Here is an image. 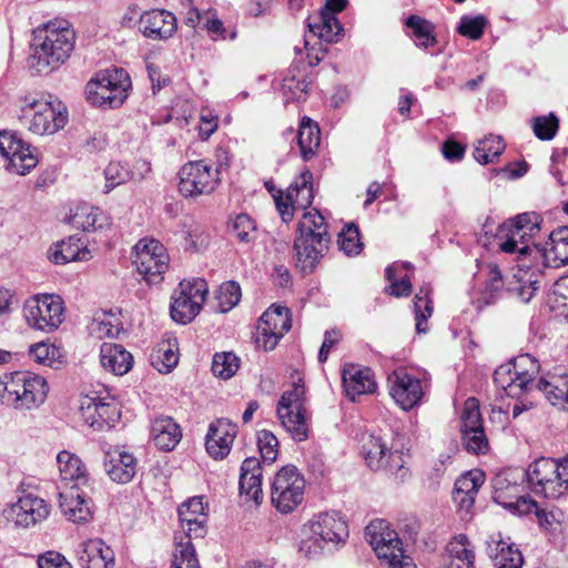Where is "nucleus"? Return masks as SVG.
<instances>
[{"instance_id":"obj_1","label":"nucleus","mask_w":568,"mask_h":568,"mask_svg":"<svg viewBox=\"0 0 568 568\" xmlns=\"http://www.w3.org/2000/svg\"><path fill=\"white\" fill-rule=\"evenodd\" d=\"M539 369L535 357L521 354L495 369L494 383L509 397L542 393L551 405L568 410V374L554 373L537 382Z\"/></svg>"},{"instance_id":"obj_2","label":"nucleus","mask_w":568,"mask_h":568,"mask_svg":"<svg viewBox=\"0 0 568 568\" xmlns=\"http://www.w3.org/2000/svg\"><path fill=\"white\" fill-rule=\"evenodd\" d=\"M75 32L67 20H52L33 32L29 67L39 74H48L62 65L71 55Z\"/></svg>"},{"instance_id":"obj_3","label":"nucleus","mask_w":568,"mask_h":568,"mask_svg":"<svg viewBox=\"0 0 568 568\" xmlns=\"http://www.w3.org/2000/svg\"><path fill=\"white\" fill-rule=\"evenodd\" d=\"M329 241L324 216L316 209L304 213L294 239L296 267L304 274L312 273L328 251Z\"/></svg>"},{"instance_id":"obj_4","label":"nucleus","mask_w":568,"mask_h":568,"mask_svg":"<svg viewBox=\"0 0 568 568\" xmlns=\"http://www.w3.org/2000/svg\"><path fill=\"white\" fill-rule=\"evenodd\" d=\"M48 393L47 379L33 372L16 371L0 376V400L17 409L39 407Z\"/></svg>"},{"instance_id":"obj_5","label":"nucleus","mask_w":568,"mask_h":568,"mask_svg":"<svg viewBox=\"0 0 568 568\" xmlns=\"http://www.w3.org/2000/svg\"><path fill=\"white\" fill-rule=\"evenodd\" d=\"M310 535L302 539L300 552L315 559L325 551H331L336 546L345 544L348 537L346 521L337 513H321L308 521Z\"/></svg>"},{"instance_id":"obj_6","label":"nucleus","mask_w":568,"mask_h":568,"mask_svg":"<svg viewBox=\"0 0 568 568\" xmlns=\"http://www.w3.org/2000/svg\"><path fill=\"white\" fill-rule=\"evenodd\" d=\"M19 109L21 125L38 135L54 134L68 122V112L60 102L55 106L38 94L29 93L21 98Z\"/></svg>"},{"instance_id":"obj_7","label":"nucleus","mask_w":568,"mask_h":568,"mask_svg":"<svg viewBox=\"0 0 568 568\" xmlns=\"http://www.w3.org/2000/svg\"><path fill=\"white\" fill-rule=\"evenodd\" d=\"M217 164L206 160L190 161L179 172V190L185 197H197L211 194L221 182L220 172L229 165V153L224 148L215 151Z\"/></svg>"},{"instance_id":"obj_8","label":"nucleus","mask_w":568,"mask_h":568,"mask_svg":"<svg viewBox=\"0 0 568 568\" xmlns=\"http://www.w3.org/2000/svg\"><path fill=\"white\" fill-rule=\"evenodd\" d=\"M525 476L536 495L558 499L568 494V458H539L529 465Z\"/></svg>"},{"instance_id":"obj_9","label":"nucleus","mask_w":568,"mask_h":568,"mask_svg":"<svg viewBox=\"0 0 568 568\" xmlns=\"http://www.w3.org/2000/svg\"><path fill=\"white\" fill-rule=\"evenodd\" d=\"M130 85V77L123 69H105L87 83V100L99 108H119L128 98Z\"/></svg>"},{"instance_id":"obj_10","label":"nucleus","mask_w":568,"mask_h":568,"mask_svg":"<svg viewBox=\"0 0 568 568\" xmlns=\"http://www.w3.org/2000/svg\"><path fill=\"white\" fill-rule=\"evenodd\" d=\"M498 247L507 254H516L517 273L513 274V280L508 282L507 291L516 296L520 302L528 303L539 288L538 280L532 268H535L534 254H521V248L516 240H511L506 234L499 232Z\"/></svg>"},{"instance_id":"obj_11","label":"nucleus","mask_w":568,"mask_h":568,"mask_svg":"<svg viewBox=\"0 0 568 568\" xmlns=\"http://www.w3.org/2000/svg\"><path fill=\"white\" fill-rule=\"evenodd\" d=\"M304 402V385L294 383L291 389L282 394L276 408V414L282 426L296 442H304L308 437V424Z\"/></svg>"},{"instance_id":"obj_12","label":"nucleus","mask_w":568,"mask_h":568,"mask_svg":"<svg viewBox=\"0 0 568 568\" xmlns=\"http://www.w3.org/2000/svg\"><path fill=\"white\" fill-rule=\"evenodd\" d=\"M305 478L293 465L282 467L274 476L271 489L272 505L282 514H290L302 504Z\"/></svg>"},{"instance_id":"obj_13","label":"nucleus","mask_w":568,"mask_h":568,"mask_svg":"<svg viewBox=\"0 0 568 568\" xmlns=\"http://www.w3.org/2000/svg\"><path fill=\"white\" fill-rule=\"evenodd\" d=\"M133 264L146 282L155 284L169 267V255L158 240L142 239L134 246Z\"/></svg>"},{"instance_id":"obj_14","label":"nucleus","mask_w":568,"mask_h":568,"mask_svg":"<svg viewBox=\"0 0 568 568\" xmlns=\"http://www.w3.org/2000/svg\"><path fill=\"white\" fill-rule=\"evenodd\" d=\"M206 293L207 286L203 280L181 282L172 295V320L181 324L190 323L200 313Z\"/></svg>"},{"instance_id":"obj_15","label":"nucleus","mask_w":568,"mask_h":568,"mask_svg":"<svg viewBox=\"0 0 568 568\" xmlns=\"http://www.w3.org/2000/svg\"><path fill=\"white\" fill-rule=\"evenodd\" d=\"M291 326L290 310L284 306L272 305L258 320L254 334L256 347L265 352L274 349L284 334L291 329Z\"/></svg>"},{"instance_id":"obj_16","label":"nucleus","mask_w":568,"mask_h":568,"mask_svg":"<svg viewBox=\"0 0 568 568\" xmlns=\"http://www.w3.org/2000/svg\"><path fill=\"white\" fill-rule=\"evenodd\" d=\"M387 387L394 402L407 412L420 404L428 383L426 379L410 375L406 368L399 367L388 375Z\"/></svg>"},{"instance_id":"obj_17","label":"nucleus","mask_w":568,"mask_h":568,"mask_svg":"<svg viewBox=\"0 0 568 568\" xmlns=\"http://www.w3.org/2000/svg\"><path fill=\"white\" fill-rule=\"evenodd\" d=\"M23 315L31 327L43 332H52L63 321L62 301L57 295L31 298L24 304Z\"/></svg>"},{"instance_id":"obj_18","label":"nucleus","mask_w":568,"mask_h":568,"mask_svg":"<svg viewBox=\"0 0 568 568\" xmlns=\"http://www.w3.org/2000/svg\"><path fill=\"white\" fill-rule=\"evenodd\" d=\"M460 434L465 449L475 455L488 452L489 443L484 430L479 403L475 397L465 400L460 413Z\"/></svg>"},{"instance_id":"obj_19","label":"nucleus","mask_w":568,"mask_h":568,"mask_svg":"<svg viewBox=\"0 0 568 568\" xmlns=\"http://www.w3.org/2000/svg\"><path fill=\"white\" fill-rule=\"evenodd\" d=\"M50 505L41 497L22 491L17 500L7 505L3 516L17 527L30 528L48 518Z\"/></svg>"},{"instance_id":"obj_20","label":"nucleus","mask_w":568,"mask_h":568,"mask_svg":"<svg viewBox=\"0 0 568 568\" xmlns=\"http://www.w3.org/2000/svg\"><path fill=\"white\" fill-rule=\"evenodd\" d=\"M0 154L9 161L8 170L26 175L38 164L36 149L16 133L0 131Z\"/></svg>"},{"instance_id":"obj_21","label":"nucleus","mask_w":568,"mask_h":568,"mask_svg":"<svg viewBox=\"0 0 568 568\" xmlns=\"http://www.w3.org/2000/svg\"><path fill=\"white\" fill-rule=\"evenodd\" d=\"M83 422L94 430L110 429L120 419V409L114 398L84 396L80 403Z\"/></svg>"},{"instance_id":"obj_22","label":"nucleus","mask_w":568,"mask_h":568,"mask_svg":"<svg viewBox=\"0 0 568 568\" xmlns=\"http://www.w3.org/2000/svg\"><path fill=\"white\" fill-rule=\"evenodd\" d=\"M362 454L367 466L373 470L397 474L405 465L403 454L388 449L386 442L375 435H367L363 438Z\"/></svg>"},{"instance_id":"obj_23","label":"nucleus","mask_w":568,"mask_h":568,"mask_svg":"<svg viewBox=\"0 0 568 568\" xmlns=\"http://www.w3.org/2000/svg\"><path fill=\"white\" fill-rule=\"evenodd\" d=\"M521 254H534L535 268H539V261L548 267H560L568 264V229L551 232L545 247L523 246Z\"/></svg>"},{"instance_id":"obj_24","label":"nucleus","mask_w":568,"mask_h":568,"mask_svg":"<svg viewBox=\"0 0 568 568\" xmlns=\"http://www.w3.org/2000/svg\"><path fill=\"white\" fill-rule=\"evenodd\" d=\"M178 513L183 531L179 538H190L191 540L204 538L207 532V514L201 497L190 498L179 507Z\"/></svg>"},{"instance_id":"obj_25","label":"nucleus","mask_w":568,"mask_h":568,"mask_svg":"<svg viewBox=\"0 0 568 568\" xmlns=\"http://www.w3.org/2000/svg\"><path fill=\"white\" fill-rule=\"evenodd\" d=\"M104 469L112 481L128 484L136 474L138 459L125 447L114 446L104 454Z\"/></svg>"},{"instance_id":"obj_26","label":"nucleus","mask_w":568,"mask_h":568,"mask_svg":"<svg viewBox=\"0 0 568 568\" xmlns=\"http://www.w3.org/2000/svg\"><path fill=\"white\" fill-rule=\"evenodd\" d=\"M236 433V425L229 419L220 418L212 422L205 437L207 454L214 459L225 458L231 452Z\"/></svg>"},{"instance_id":"obj_27","label":"nucleus","mask_w":568,"mask_h":568,"mask_svg":"<svg viewBox=\"0 0 568 568\" xmlns=\"http://www.w3.org/2000/svg\"><path fill=\"white\" fill-rule=\"evenodd\" d=\"M178 28L175 16L166 10H151L140 18V30L144 37L152 40H166Z\"/></svg>"},{"instance_id":"obj_28","label":"nucleus","mask_w":568,"mask_h":568,"mask_svg":"<svg viewBox=\"0 0 568 568\" xmlns=\"http://www.w3.org/2000/svg\"><path fill=\"white\" fill-rule=\"evenodd\" d=\"M342 377L346 396L352 402L362 395L375 393L377 388L374 374L368 367L351 364L343 369Z\"/></svg>"},{"instance_id":"obj_29","label":"nucleus","mask_w":568,"mask_h":568,"mask_svg":"<svg viewBox=\"0 0 568 568\" xmlns=\"http://www.w3.org/2000/svg\"><path fill=\"white\" fill-rule=\"evenodd\" d=\"M240 495L260 505L263 499L262 466L256 457H247L241 465L239 479Z\"/></svg>"},{"instance_id":"obj_30","label":"nucleus","mask_w":568,"mask_h":568,"mask_svg":"<svg viewBox=\"0 0 568 568\" xmlns=\"http://www.w3.org/2000/svg\"><path fill=\"white\" fill-rule=\"evenodd\" d=\"M60 508L67 519L74 524L88 523L92 518L89 500L81 486H71L60 493Z\"/></svg>"},{"instance_id":"obj_31","label":"nucleus","mask_w":568,"mask_h":568,"mask_svg":"<svg viewBox=\"0 0 568 568\" xmlns=\"http://www.w3.org/2000/svg\"><path fill=\"white\" fill-rule=\"evenodd\" d=\"M81 548L79 560L82 568H112L114 566V552L102 539L87 540Z\"/></svg>"},{"instance_id":"obj_32","label":"nucleus","mask_w":568,"mask_h":568,"mask_svg":"<svg viewBox=\"0 0 568 568\" xmlns=\"http://www.w3.org/2000/svg\"><path fill=\"white\" fill-rule=\"evenodd\" d=\"M507 479L504 477H498L495 480L494 487H495V496L494 499L504 505L505 508H508L513 513H516L518 515H528L530 513H535L537 518L541 520V516L545 515L544 510H540L537 506V503L528 497V496H520L517 497L515 501H506L507 493L506 490H514L517 491L518 487L516 485L508 486L506 485Z\"/></svg>"},{"instance_id":"obj_33","label":"nucleus","mask_w":568,"mask_h":568,"mask_svg":"<svg viewBox=\"0 0 568 568\" xmlns=\"http://www.w3.org/2000/svg\"><path fill=\"white\" fill-rule=\"evenodd\" d=\"M151 437L159 449L171 452L180 443L182 429L172 417L159 416L152 422Z\"/></svg>"},{"instance_id":"obj_34","label":"nucleus","mask_w":568,"mask_h":568,"mask_svg":"<svg viewBox=\"0 0 568 568\" xmlns=\"http://www.w3.org/2000/svg\"><path fill=\"white\" fill-rule=\"evenodd\" d=\"M100 362L104 369L123 376L131 371L133 356L120 344L103 343L100 348Z\"/></svg>"},{"instance_id":"obj_35","label":"nucleus","mask_w":568,"mask_h":568,"mask_svg":"<svg viewBox=\"0 0 568 568\" xmlns=\"http://www.w3.org/2000/svg\"><path fill=\"white\" fill-rule=\"evenodd\" d=\"M446 559L443 568H475V551L469 538L459 534L446 546Z\"/></svg>"},{"instance_id":"obj_36","label":"nucleus","mask_w":568,"mask_h":568,"mask_svg":"<svg viewBox=\"0 0 568 568\" xmlns=\"http://www.w3.org/2000/svg\"><path fill=\"white\" fill-rule=\"evenodd\" d=\"M49 258L55 264H65L74 261H89L92 258V254L80 237L70 236L50 250Z\"/></svg>"},{"instance_id":"obj_37","label":"nucleus","mask_w":568,"mask_h":568,"mask_svg":"<svg viewBox=\"0 0 568 568\" xmlns=\"http://www.w3.org/2000/svg\"><path fill=\"white\" fill-rule=\"evenodd\" d=\"M139 173L131 172L126 165L121 162H111L104 170L105 185L104 193L111 192L114 187L126 183L129 180H142L151 171V165L146 161H136Z\"/></svg>"},{"instance_id":"obj_38","label":"nucleus","mask_w":568,"mask_h":568,"mask_svg":"<svg viewBox=\"0 0 568 568\" xmlns=\"http://www.w3.org/2000/svg\"><path fill=\"white\" fill-rule=\"evenodd\" d=\"M57 464L62 481H73L72 486L87 485V467L79 456L69 450H62L57 456Z\"/></svg>"},{"instance_id":"obj_39","label":"nucleus","mask_w":568,"mask_h":568,"mask_svg":"<svg viewBox=\"0 0 568 568\" xmlns=\"http://www.w3.org/2000/svg\"><path fill=\"white\" fill-rule=\"evenodd\" d=\"M308 29L314 37L327 43L337 42L343 32V27L336 16L322 11L316 17L308 19Z\"/></svg>"},{"instance_id":"obj_40","label":"nucleus","mask_w":568,"mask_h":568,"mask_svg":"<svg viewBox=\"0 0 568 568\" xmlns=\"http://www.w3.org/2000/svg\"><path fill=\"white\" fill-rule=\"evenodd\" d=\"M297 141L304 161L311 160L321 144V131L317 123L304 116L301 121Z\"/></svg>"},{"instance_id":"obj_41","label":"nucleus","mask_w":568,"mask_h":568,"mask_svg":"<svg viewBox=\"0 0 568 568\" xmlns=\"http://www.w3.org/2000/svg\"><path fill=\"white\" fill-rule=\"evenodd\" d=\"M405 24L412 30L415 44L418 48L427 51L437 43L435 26L429 20L412 14L406 19Z\"/></svg>"},{"instance_id":"obj_42","label":"nucleus","mask_w":568,"mask_h":568,"mask_svg":"<svg viewBox=\"0 0 568 568\" xmlns=\"http://www.w3.org/2000/svg\"><path fill=\"white\" fill-rule=\"evenodd\" d=\"M105 222L106 217L103 212L88 204L77 206L75 211L70 216V223L84 232L101 229Z\"/></svg>"},{"instance_id":"obj_43","label":"nucleus","mask_w":568,"mask_h":568,"mask_svg":"<svg viewBox=\"0 0 568 568\" xmlns=\"http://www.w3.org/2000/svg\"><path fill=\"white\" fill-rule=\"evenodd\" d=\"M153 365L159 372L169 373L178 365L179 362V347L175 337H168L161 341L153 355Z\"/></svg>"},{"instance_id":"obj_44","label":"nucleus","mask_w":568,"mask_h":568,"mask_svg":"<svg viewBox=\"0 0 568 568\" xmlns=\"http://www.w3.org/2000/svg\"><path fill=\"white\" fill-rule=\"evenodd\" d=\"M506 148L501 136L489 134L479 140L474 149V159L480 164L494 163Z\"/></svg>"},{"instance_id":"obj_45","label":"nucleus","mask_w":568,"mask_h":568,"mask_svg":"<svg viewBox=\"0 0 568 568\" xmlns=\"http://www.w3.org/2000/svg\"><path fill=\"white\" fill-rule=\"evenodd\" d=\"M312 173L303 172L298 179L287 187V197L297 209H306L313 202Z\"/></svg>"},{"instance_id":"obj_46","label":"nucleus","mask_w":568,"mask_h":568,"mask_svg":"<svg viewBox=\"0 0 568 568\" xmlns=\"http://www.w3.org/2000/svg\"><path fill=\"white\" fill-rule=\"evenodd\" d=\"M175 549L173 552L172 568H201L192 540L174 537Z\"/></svg>"},{"instance_id":"obj_47","label":"nucleus","mask_w":568,"mask_h":568,"mask_svg":"<svg viewBox=\"0 0 568 568\" xmlns=\"http://www.w3.org/2000/svg\"><path fill=\"white\" fill-rule=\"evenodd\" d=\"M365 538L372 548L399 540L396 531L390 529L384 519L371 521L365 528Z\"/></svg>"},{"instance_id":"obj_48","label":"nucleus","mask_w":568,"mask_h":568,"mask_svg":"<svg viewBox=\"0 0 568 568\" xmlns=\"http://www.w3.org/2000/svg\"><path fill=\"white\" fill-rule=\"evenodd\" d=\"M429 286H422L414 297V313L416 322V332L426 333V322L433 314L432 300L429 298Z\"/></svg>"},{"instance_id":"obj_49","label":"nucleus","mask_w":568,"mask_h":568,"mask_svg":"<svg viewBox=\"0 0 568 568\" xmlns=\"http://www.w3.org/2000/svg\"><path fill=\"white\" fill-rule=\"evenodd\" d=\"M495 568H523L524 557L518 548L506 541H498L493 557Z\"/></svg>"},{"instance_id":"obj_50","label":"nucleus","mask_w":568,"mask_h":568,"mask_svg":"<svg viewBox=\"0 0 568 568\" xmlns=\"http://www.w3.org/2000/svg\"><path fill=\"white\" fill-rule=\"evenodd\" d=\"M230 231L242 244L253 243L257 239L255 221L246 213L237 214L230 222Z\"/></svg>"},{"instance_id":"obj_51","label":"nucleus","mask_w":568,"mask_h":568,"mask_svg":"<svg viewBox=\"0 0 568 568\" xmlns=\"http://www.w3.org/2000/svg\"><path fill=\"white\" fill-rule=\"evenodd\" d=\"M29 356L34 363L51 368H59L62 364L60 349L43 342L30 345Z\"/></svg>"},{"instance_id":"obj_52","label":"nucleus","mask_w":568,"mask_h":568,"mask_svg":"<svg viewBox=\"0 0 568 568\" xmlns=\"http://www.w3.org/2000/svg\"><path fill=\"white\" fill-rule=\"evenodd\" d=\"M408 268L410 267L409 263H395L388 265L385 270V277L390 282V285L386 288V292L393 296H408L412 292V283L408 276H403L399 281L395 278V274L398 268Z\"/></svg>"},{"instance_id":"obj_53","label":"nucleus","mask_w":568,"mask_h":568,"mask_svg":"<svg viewBox=\"0 0 568 568\" xmlns=\"http://www.w3.org/2000/svg\"><path fill=\"white\" fill-rule=\"evenodd\" d=\"M240 367L239 357L232 352L216 353L213 356L212 373L222 379H229L235 375Z\"/></svg>"},{"instance_id":"obj_54","label":"nucleus","mask_w":568,"mask_h":568,"mask_svg":"<svg viewBox=\"0 0 568 568\" xmlns=\"http://www.w3.org/2000/svg\"><path fill=\"white\" fill-rule=\"evenodd\" d=\"M373 550L376 556L385 560L390 568H400L406 560H412L409 556L404 555L400 539L387 545L377 546L373 548Z\"/></svg>"},{"instance_id":"obj_55","label":"nucleus","mask_w":568,"mask_h":568,"mask_svg":"<svg viewBox=\"0 0 568 568\" xmlns=\"http://www.w3.org/2000/svg\"><path fill=\"white\" fill-rule=\"evenodd\" d=\"M487 24L488 20L483 14L475 17L463 16L456 30L463 37H466L470 40H478L483 37Z\"/></svg>"},{"instance_id":"obj_56","label":"nucleus","mask_w":568,"mask_h":568,"mask_svg":"<svg viewBox=\"0 0 568 568\" xmlns=\"http://www.w3.org/2000/svg\"><path fill=\"white\" fill-rule=\"evenodd\" d=\"M337 244L339 250L346 255H357L363 248V244L359 240L358 227L351 223L347 224L338 234Z\"/></svg>"},{"instance_id":"obj_57","label":"nucleus","mask_w":568,"mask_h":568,"mask_svg":"<svg viewBox=\"0 0 568 568\" xmlns=\"http://www.w3.org/2000/svg\"><path fill=\"white\" fill-rule=\"evenodd\" d=\"M241 298V287L234 281H229L223 283L217 293L216 300L219 302L217 306L221 313H226L232 310Z\"/></svg>"},{"instance_id":"obj_58","label":"nucleus","mask_w":568,"mask_h":568,"mask_svg":"<svg viewBox=\"0 0 568 568\" xmlns=\"http://www.w3.org/2000/svg\"><path fill=\"white\" fill-rule=\"evenodd\" d=\"M257 446L264 463L272 464L276 460L278 440L272 432L267 429L260 430L257 434Z\"/></svg>"},{"instance_id":"obj_59","label":"nucleus","mask_w":568,"mask_h":568,"mask_svg":"<svg viewBox=\"0 0 568 568\" xmlns=\"http://www.w3.org/2000/svg\"><path fill=\"white\" fill-rule=\"evenodd\" d=\"M484 473L480 470H470L456 479L454 490L463 494L476 495L480 486L484 484Z\"/></svg>"},{"instance_id":"obj_60","label":"nucleus","mask_w":568,"mask_h":568,"mask_svg":"<svg viewBox=\"0 0 568 568\" xmlns=\"http://www.w3.org/2000/svg\"><path fill=\"white\" fill-rule=\"evenodd\" d=\"M532 130L539 140H551L558 130V119L552 113L537 116L532 120Z\"/></svg>"},{"instance_id":"obj_61","label":"nucleus","mask_w":568,"mask_h":568,"mask_svg":"<svg viewBox=\"0 0 568 568\" xmlns=\"http://www.w3.org/2000/svg\"><path fill=\"white\" fill-rule=\"evenodd\" d=\"M90 332L98 338L116 337L120 333V325L112 316L103 315L93 320Z\"/></svg>"},{"instance_id":"obj_62","label":"nucleus","mask_w":568,"mask_h":568,"mask_svg":"<svg viewBox=\"0 0 568 568\" xmlns=\"http://www.w3.org/2000/svg\"><path fill=\"white\" fill-rule=\"evenodd\" d=\"M488 267V281L486 284V291L484 293V300L486 304L493 303L494 298L503 291L505 285L501 272L497 265L490 264Z\"/></svg>"},{"instance_id":"obj_63","label":"nucleus","mask_w":568,"mask_h":568,"mask_svg":"<svg viewBox=\"0 0 568 568\" xmlns=\"http://www.w3.org/2000/svg\"><path fill=\"white\" fill-rule=\"evenodd\" d=\"M509 223L528 233L529 237H532L540 230V216L534 212L518 214Z\"/></svg>"},{"instance_id":"obj_64","label":"nucleus","mask_w":568,"mask_h":568,"mask_svg":"<svg viewBox=\"0 0 568 568\" xmlns=\"http://www.w3.org/2000/svg\"><path fill=\"white\" fill-rule=\"evenodd\" d=\"M39 568H72L65 557L54 550L45 551L38 557Z\"/></svg>"}]
</instances>
